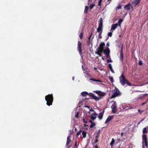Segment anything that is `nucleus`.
Here are the masks:
<instances>
[{
	"instance_id": "obj_51",
	"label": "nucleus",
	"mask_w": 148,
	"mask_h": 148,
	"mask_svg": "<svg viewBox=\"0 0 148 148\" xmlns=\"http://www.w3.org/2000/svg\"><path fill=\"white\" fill-rule=\"evenodd\" d=\"M146 103H147L146 102H145L142 103V105H144L145 104H146Z\"/></svg>"
},
{
	"instance_id": "obj_23",
	"label": "nucleus",
	"mask_w": 148,
	"mask_h": 148,
	"mask_svg": "<svg viewBox=\"0 0 148 148\" xmlns=\"http://www.w3.org/2000/svg\"><path fill=\"white\" fill-rule=\"evenodd\" d=\"M115 142V140L113 138L112 139V140L111 143H110V145L111 146V147H112L113 146V145Z\"/></svg>"
},
{
	"instance_id": "obj_2",
	"label": "nucleus",
	"mask_w": 148,
	"mask_h": 148,
	"mask_svg": "<svg viewBox=\"0 0 148 148\" xmlns=\"http://www.w3.org/2000/svg\"><path fill=\"white\" fill-rule=\"evenodd\" d=\"M119 80L120 82L122 85L124 86L125 84L129 86L131 85V84L125 79L124 73H122L119 77Z\"/></svg>"
},
{
	"instance_id": "obj_1",
	"label": "nucleus",
	"mask_w": 148,
	"mask_h": 148,
	"mask_svg": "<svg viewBox=\"0 0 148 148\" xmlns=\"http://www.w3.org/2000/svg\"><path fill=\"white\" fill-rule=\"evenodd\" d=\"M96 93L100 96V97H98L96 96L95 95L92 93H90L89 96L92 98V99H94L96 101L99 100L101 99V97L105 96L106 94V92H103L100 90H96L93 91Z\"/></svg>"
},
{
	"instance_id": "obj_30",
	"label": "nucleus",
	"mask_w": 148,
	"mask_h": 148,
	"mask_svg": "<svg viewBox=\"0 0 148 148\" xmlns=\"http://www.w3.org/2000/svg\"><path fill=\"white\" fill-rule=\"evenodd\" d=\"M109 80L112 83L114 82L113 78L112 77H110L109 78Z\"/></svg>"
},
{
	"instance_id": "obj_8",
	"label": "nucleus",
	"mask_w": 148,
	"mask_h": 148,
	"mask_svg": "<svg viewBox=\"0 0 148 148\" xmlns=\"http://www.w3.org/2000/svg\"><path fill=\"white\" fill-rule=\"evenodd\" d=\"M103 20L102 18H101L99 21V26L97 29H103Z\"/></svg>"
},
{
	"instance_id": "obj_24",
	"label": "nucleus",
	"mask_w": 148,
	"mask_h": 148,
	"mask_svg": "<svg viewBox=\"0 0 148 148\" xmlns=\"http://www.w3.org/2000/svg\"><path fill=\"white\" fill-rule=\"evenodd\" d=\"M90 80H92V81H95V82H102V81L100 80H99V79H95L94 78H90Z\"/></svg>"
},
{
	"instance_id": "obj_59",
	"label": "nucleus",
	"mask_w": 148,
	"mask_h": 148,
	"mask_svg": "<svg viewBox=\"0 0 148 148\" xmlns=\"http://www.w3.org/2000/svg\"><path fill=\"white\" fill-rule=\"evenodd\" d=\"M102 59L103 60H104L105 59L103 57H102Z\"/></svg>"
},
{
	"instance_id": "obj_43",
	"label": "nucleus",
	"mask_w": 148,
	"mask_h": 148,
	"mask_svg": "<svg viewBox=\"0 0 148 148\" xmlns=\"http://www.w3.org/2000/svg\"><path fill=\"white\" fill-rule=\"evenodd\" d=\"M94 112V113H93L92 114H91L92 115H93L94 116H95L97 115V114L96 113V112Z\"/></svg>"
},
{
	"instance_id": "obj_53",
	"label": "nucleus",
	"mask_w": 148,
	"mask_h": 148,
	"mask_svg": "<svg viewBox=\"0 0 148 148\" xmlns=\"http://www.w3.org/2000/svg\"><path fill=\"white\" fill-rule=\"evenodd\" d=\"M109 46V42H108L107 43V45H106V46L107 47H108Z\"/></svg>"
},
{
	"instance_id": "obj_37",
	"label": "nucleus",
	"mask_w": 148,
	"mask_h": 148,
	"mask_svg": "<svg viewBox=\"0 0 148 148\" xmlns=\"http://www.w3.org/2000/svg\"><path fill=\"white\" fill-rule=\"evenodd\" d=\"M82 132V130H80L77 133L76 135L78 136L80 134L81 132Z\"/></svg>"
},
{
	"instance_id": "obj_40",
	"label": "nucleus",
	"mask_w": 148,
	"mask_h": 148,
	"mask_svg": "<svg viewBox=\"0 0 148 148\" xmlns=\"http://www.w3.org/2000/svg\"><path fill=\"white\" fill-rule=\"evenodd\" d=\"M111 0H108L106 2L107 4H109L110 3Z\"/></svg>"
},
{
	"instance_id": "obj_6",
	"label": "nucleus",
	"mask_w": 148,
	"mask_h": 148,
	"mask_svg": "<svg viewBox=\"0 0 148 148\" xmlns=\"http://www.w3.org/2000/svg\"><path fill=\"white\" fill-rule=\"evenodd\" d=\"M141 0H133L132 2V8L133 10V7H135L140 3Z\"/></svg>"
},
{
	"instance_id": "obj_20",
	"label": "nucleus",
	"mask_w": 148,
	"mask_h": 148,
	"mask_svg": "<svg viewBox=\"0 0 148 148\" xmlns=\"http://www.w3.org/2000/svg\"><path fill=\"white\" fill-rule=\"evenodd\" d=\"M108 67L110 69V70L111 71L112 73H114L115 72L114 70L113 69L111 65V64H109L108 65Z\"/></svg>"
},
{
	"instance_id": "obj_12",
	"label": "nucleus",
	"mask_w": 148,
	"mask_h": 148,
	"mask_svg": "<svg viewBox=\"0 0 148 148\" xmlns=\"http://www.w3.org/2000/svg\"><path fill=\"white\" fill-rule=\"evenodd\" d=\"M105 46V44L104 42L101 43L99 47L97 49H102L104 50V47Z\"/></svg>"
},
{
	"instance_id": "obj_29",
	"label": "nucleus",
	"mask_w": 148,
	"mask_h": 148,
	"mask_svg": "<svg viewBox=\"0 0 148 148\" xmlns=\"http://www.w3.org/2000/svg\"><path fill=\"white\" fill-rule=\"evenodd\" d=\"M143 134L147 133V132L146 127H145L143 129Z\"/></svg>"
},
{
	"instance_id": "obj_16",
	"label": "nucleus",
	"mask_w": 148,
	"mask_h": 148,
	"mask_svg": "<svg viewBox=\"0 0 148 148\" xmlns=\"http://www.w3.org/2000/svg\"><path fill=\"white\" fill-rule=\"evenodd\" d=\"M118 26V23L113 24L112 25L111 29L114 30Z\"/></svg>"
},
{
	"instance_id": "obj_58",
	"label": "nucleus",
	"mask_w": 148,
	"mask_h": 148,
	"mask_svg": "<svg viewBox=\"0 0 148 148\" xmlns=\"http://www.w3.org/2000/svg\"><path fill=\"white\" fill-rule=\"evenodd\" d=\"M90 123H91V124L92 123H93V122H92V120H90Z\"/></svg>"
},
{
	"instance_id": "obj_28",
	"label": "nucleus",
	"mask_w": 148,
	"mask_h": 148,
	"mask_svg": "<svg viewBox=\"0 0 148 148\" xmlns=\"http://www.w3.org/2000/svg\"><path fill=\"white\" fill-rule=\"evenodd\" d=\"M125 107H126V109H132L134 108L135 107H133L132 106H126Z\"/></svg>"
},
{
	"instance_id": "obj_57",
	"label": "nucleus",
	"mask_w": 148,
	"mask_h": 148,
	"mask_svg": "<svg viewBox=\"0 0 148 148\" xmlns=\"http://www.w3.org/2000/svg\"><path fill=\"white\" fill-rule=\"evenodd\" d=\"M94 69L95 70H96L97 69V68L96 67H94Z\"/></svg>"
},
{
	"instance_id": "obj_39",
	"label": "nucleus",
	"mask_w": 148,
	"mask_h": 148,
	"mask_svg": "<svg viewBox=\"0 0 148 148\" xmlns=\"http://www.w3.org/2000/svg\"><path fill=\"white\" fill-rule=\"evenodd\" d=\"M102 0H99L98 2V5L99 6H101V3Z\"/></svg>"
},
{
	"instance_id": "obj_13",
	"label": "nucleus",
	"mask_w": 148,
	"mask_h": 148,
	"mask_svg": "<svg viewBox=\"0 0 148 148\" xmlns=\"http://www.w3.org/2000/svg\"><path fill=\"white\" fill-rule=\"evenodd\" d=\"M103 29H97V31L99 33L98 35L99 37V38L101 39L102 38L101 34L102 32Z\"/></svg>"
},
{
	"instance_id": "obj_33",
	"label": "nucleus",
	"mask_w": 148,
	"mask_h": 148,
	"mask_svg": "<svg viewBox=\"0 0 148 148\" xmlns=\"http://www.w3.org/2000/svg\"><path fill=\"white\" fill-rule=\"evenodd\" d=\"M79 112H77L75 115V117L77 118H79Z\"/></svg>"
},
{
	"instance_id": "obj_3",
	"label": "nucleus",
	"mask_w": 148,
	"mask_h": 148,
	"mask_svg": "<svg viewBox=\"0 0 148 148\" xmlns=\"http://www.w3.org/2000/svg\"><path fill=\"white\" fill-rule=\"evenodd\" d=\"M53 98L52 94H49L45 97V100L47 101V105L50 106L52 105Z\"/></svg>"
},
{
	"instance_id": "obj_21",
	"label": "nucleus",
	"mask_w": 148,
	"mask_h": 148,
	"mask_svg": "<svg viewBox=\"0 0 148 148\" xmlns=\"http://www.w3.org/2000/svg\"><path fill=\"white\" fill-rule=\"evenodd\" d=\"M92 33H91L90 35L89 36L88 38V40L87 41V43L88 44V45H89L90 44V39L92 35Z\"/></svg>"
},
{
	"instance_id": "obj_45",
	"label": "nucleus",
	"mask_w": 148,
	"mask_h": 148,
	"mask_svg": "<svg viewBox=\"0 0 148 148\" xmlns=\"http://www.w3.org/2000/svg\"><path fill=\"white\" fill-rule=\"evenodd\" d=\"M100 130H99V131L98 132V133L97 134V135H98L99 136L100 134Z\"/></svg>"
},
{
	"instance_id": "obj_34",
	"label": "nucleus",
	"mask_w": 148,
	"mask_h": 148,
	"mask_svg": "<svg viewBox=\"0 0 148 148\" xmlns=\"http://www.w3.org/2000/svg\"><path fill=\"white\" fill-rule=\"evenodd\" d=\"M95 6V4H92L90 5V10H91L94 7V6Z\"/></svg>"
},
{
	"instance_id": "obj_32",
	"label": "nucleus",
	"mask_w": 148,
	"mask_h": 148,
	"mask_svg": "<svg viewBox=\"0 0 148 148\" xmlns=\"http://www.w3.org/2000/svg\"><path fill=\"white\" fill-rule=\"evenodd\" d=\"M83 32L81 33L79 36V37L81 39H82L83 38Z\"/></svg>"
},
{
	"instance_id": "obj_17",
	"label": "nucleus",
	"mask_w": 148,
	"mask_h": 148,
	"mask_svg": "<svg viewBox=\"0 0 148 148\" xmlns=\"http://www.w3.org/2000/svg\"><path fill=\"white\" fill-rule=\"evenodd\" d=\"M104 110H103L102 112H100L99 114L98 118L100 119V120H101L103 118V115L104 114Z\"/></svg>"
},
{
	"instance_id": "obj_25",
	"label": "nucleus",
	"mask_w": 148,
	"mask_h": 148,
	"mask_svg": "<svg viewBox=\"0 0 148 148\" xmlns=\"http://www.w3.org/2000/svg\"><path fill=\"white\" fill-rule=\"evenodd\" d=\"M88 6H86L85 7V10L84 11V13L85 14H87L88 12Z\"/></svg>"
},
{
	"instance_id": "obj_49",
	"label": "nucleus",
	"mask_w": 148,
	"mask_h": 148,
	"mask_svg": "<svg viewBox=\"0 0 148 148\" xmlns=\"http://www.w3.org/2000/svg\"><path fill=\"white\" fill-rule=\"evenodd\" d=\"M109 54H106V57L107 58H108L109 56Z\"/></svg>"
},
{
	"instance_id": "obj_15",
	"label": "nucleus",
	"mask_w": 148,
	"mask_h": 148,
	"mask_svg": "<svg viewBox=\"0 0 148 148\" xmlns=\"http://www.w3.org/2000/svg\"><path fill=\"white\" fill-rule=\"evenodd\" d=\"M71 136H68L67 137V141L66 143V145H68L71 142V140L70 139V138H71Z\"/></svg>"
},
{
	"instance_id": "obj_11",
	"label": "nucleus",
	"mask_w": 148,
	"mask_h": 148,
	"mask_svg": "<svg viewBox=\"0 0 148 148\" xmlns=\"http://www.w3.org/2000/svg\"><path fill=\"white\" fill-rule=\"evenodd\" d=\"M113 117L114 116H109L106 121L105 123L107 124L111 120H112L113 119Z\"/></svg>"
},
{
	"instance_id": "obj_35",
	"label": "nucleus",
	"mask_w": 148,
	"mask_h": 148,
	"mask_svg": "<svg viewBox=\"0 0 148 148\" xmlns=\"http://www.w3.org/2000/svg\"><path fill=\"white\" fill-rule=\"evenodd\" d=\"M121 6L120 4H119V5L118 6L116 7V9L117 10H119L120 9H121Z\"/></svg>"
},
{
	"instance_id": "obj_54",
	"label": "nucleus",
	"mask_w": 148,
	"mask_h": 148,
	"mask_svg": "<svg viewBox=\"0 0 148 148\" xmlns=\"http://www.w3.org/2000/svg\"><path fill=\"white\" fill-rule=\"evenodd\" d=\"M92 0H88V3H91L92 2Z\"/></svg>"
},
{
	"instance_id": "obj_42",
	"label": "nucleus",
	"mask_w": 148,
	"mask_h": 148,
	"mask_svg": "<svg viewBox=\"0 0 148 148\" xmlns=\"http://www.w3.org/2000/svg\"><path fill=\"white\" fill-rule=\"evenodd\" d=\"M110 60H109L108 59L107 60V62H112V61L110 60Z\"/></svg>"
},
{
	"instance_id": "obj_27",
	"label": "nucleus",
	"mask_w": 148,
	"mask_h": 148,
	"mask_svg": "<svg viewBox=\"0 0 148 148\" xmlns=\"http://www.w3.org/2000/svg\"><path fill=\"white\" fill-rule=\"evenodd\" d=\"M123 21V20L122 19H119V20L118 21V26H121V24L122 23V22Z\"/></svg>"
},
{
	"instance_id": "obj_64",
	"label": "nucleus",
	"mask_w": 148,
	"mask_h": 148,
	"mask_svg": "<svg viewBox=\"0 0 148 148\" xmlns=\"http://www.w3.org/2000/svg\"><path fill=\"white\" fill-rule=\"evenodd\" d=\"M75 130H76V128H75Z\"/></svg>"
},
{
	"instance_id": "obj_4",
	"label": "nucleus",
	"mask_w": 148,
	"mask_h": 148,
	"mask_svg": "<svg viewBox=\"0 0 148 148\" xmlns=\"http://www.w3.org/2000/svg\"><path fill=\"white\" fill-rule=\"evenodd\" d=\"M112 94L111 95V98H113L119 96L121 94L117 88L112 90Z\"/></svg>"
},
{
	"instance_id": "obj_5",
	"label": "nucleus",
	"mask_w": 148,
	"mask_h": 148,
	"mask_svg": "<svg viewBox=\"0 0 148 148\" xmlns=\"http://www.w3.org/2000/svg\"><path fill=\"white\" fill-rule=\"evenodd\" d=\"M147 139L146 135L144 134L142 136V148H145V146H148Z\"/></svg>"
},
{
	"instance_id": "obj_18",
	"label": "nucleus",
	"mask_w": 148,
	"mask_h": 148,
	"mask_svg": "<svg viewBox=\"0 0 148 148\" xmlns=\"http://www.w3.org/2000/svg\"><path fill=\"white\" fill-rule=\"evenodd\" d=\"M112 112L113 113H115L116 112L117 109L116 106H114L113 107H112Z\"/></svg>"
},
{
	"instance_id": "obj_38",
	"label": "nucleus",
	"mask_w": 148,
	"mask_h": 148,
	"mask_svg": "<svg viewBox=\"0 0 148 148\" xmlns=\"http://www.w3.org/2000/svg\"><path fill=\"white\" fill-rule=\"evenodd\" d=\"M91 119H92L93 120H95L96 118V116H92L93 115H91Z\"/></svg>"
},
{
	"instance_id": "obj_10",
	"label": "nucleus",
	"mask_w": 148,
	"mask_h": 148,
	"mask_svg": "<svg viewBox=\"0 0 148 148\" xmlns=\"http://www.w3.org/2000/svg\"><path fill=\"white\" fill-rule=\"evenodd\" d=\"M123 45H122V47L121 48L120 56V59L121 61H123Z\"/></svg>"
},
{
	"instance_id": "obj_46",
	"label": "nucleus",
	"mask_w": 148,
	"mask_h": 148,
	"mask_svg": "<svg viewBox=\"0 0 148 148\" xmlns=\"http://www.w3.org/2000/svg\"><path fill=\"white\" fill-rule=\"evenodd\" d=\"M138 112H139V113L140 114H141L142 113L143 111H140V109H139L138 110Z\"/></svg>"
},
{
	"instance_id": "obj_14",
	"label": "nucleus",
	"mask_w": 148,
	"mask_h": 148,
	"mask_svg": "<svg viewBox=\"0 0 148 148\" xmlns=\"http://www.w3.org/2000/svg\"><path fill=\"white\" fill-rule=\"evenodd\" d=\"M110 50L108 47H107L106 49H104L103 52L105 54H110Z\"/></svg>"
},
{
	"instance_id": "obj_52",
	"label": "nucleus",
	"mask_w": 148,
	"mask_h": 148,
	"mask_svg": "<svg viewBox=\"0 0 148 148\" xmlns=\"http://www.w3.org/2000/svg\"><path fill=\"white\" fill-rule=\"evenodd\" d=\"M90 111H93V112H95V110L93 109H90Z\"/></svg>"
},
{
	"instance_id": "obj_47",
	"label": "nucleus",
	"mask_w": 148,
	"mask_h": 148,
	"mask_svg": "<svg viewBox=\"0 0 148 148\" xmlns=\"http://www.w3.org/2000/svg\"><path fill=\"white\" fill-rule=\"evenodd\" d=\"M99 136L98 135H97L96 136V137H95V139H98V138L99 137Z\"/></svg>"
},
{
	"instance_id": "obj_48",
	"label": "nucleus",
	"mask_w": 148,
	"mask_h": 148,
	"mask_svg": "<svg viewBox=\"0 0 148 148\" xmlns=\"http://www.w3.org/2000/svg\"><path fill=\"white\" fill-rule=\"evenodd\" d=\"M98 142V140L97 139H95V141L94 144H95L96 143H97V142Z\"/></svg>"
},
{
	"instance_id": "obj_26",
	"label": "nucleus",
	"mask_w": 148,
	"mask_h": 148,
	"mask_svg": "<svg viewBox=\"0 0 148 148\" xmlns=\"http://www.w3.org/2000/svg\"><path fill=\"white\" fill-rule=\"evenodd\" d=\"M86 132L84 131H82V135L83 136L84 138H85L86 136Z\"/></svg>"
},
{
	"instance_id": "obj_9",
	"label": "nucleus",
	"mask_w": 148,
	"mask_h": 148,
	"mask_svg": "<svg viewBox=\"0 0 148 148\" xmlns=\"http://www.w3.org/2000/svg\"><path fill=\"white\" fill-rule=\"evenodd\" d=\"M103 49H97V51L95 52V53L98 54L100 56H102V53L103 52Z\"/></svg>"
},
{
	"instance_id": "obj_36",
	"label": "nucleus",
	"mask_w": 148,
	"mask_h": 148,
	"mask_svg": "<svg viewBox=\"0 0 148 148\" xmlns=\"http://www.w3.org/2000/svg\"><path fill=\"white\" fill-rule=\"evenodd\" d=\"M82 120V121L84 123H86V124L87 123V122L85 118H83Z\"/></svg>"
},
{
	"instance_id": "obj_31",
	"label": "nucleus",
	"mask_w": 148,
	"mask_h": 148,
	"mask_svg": "<svg viewBox=\"0 0 148 148\" xmlns=\"http://www.w3.org/2000/svg\"><path fill=\"white\" fill-rule=\"evenodd\" d=\"M95 125L96 124L95 123L93 122V123H92L91 124V125L90 126V127L91 128H92L95 126Z\"/></svg>"
},
{
	"instance_id": "obj_61",
	"label": "nucleus",
	"mask_w": 148,
	"mask_h": 148,
	"mask_svg": "<svg viewBox=\"0 0 148 148\" xmlns=\"http://www.w3.org/2000/svg\"><path fill=\"white\" fill-rule=\"evenodd\" d=\"M86 106V107H88V108H89L90 107H89V106Z\"/></svg>"
},
{
	"instance_id": "obj_62",
	"label": "nucleus",
	"mask_w": 148,
	"mask_h": 148,
	"mask_svg": "<svg viewBox=\"0 0 148 148\" xmlns=\"http://www.w3.org/2000/svg\"><path fill=\"white\" fill-rule=\"evenodd\" d=\"M147 37V36H145V37Z\"/></svg>"
},
{
	"instance_id": "obj_19",
	"label": "nucleus",
	"mask_w": 148,
	"mask_h": 148,
	"mask_svg": "<svg viewBox=\"0 0 148 148\" xmlns=\"http://www.w3.org/2000/svg\"><path fill=\"white\" fill-rule=\"evenodd\" d=\"M131 5L130 4H127L125 5L124 8L127 10H129L130 8Z\"/></svg>"
},
{
	"instance_id": "obj_44",
	"label": "nucleus",
	"mask_w": 148,
	"mask_h": 148,
	"mask_svg": "<svg viewBox=\"0 0 148 148\" xmlns=\"http://www.w3.org/2000/svg\"><path fill=\"white\" fill-rule=\"evenodd\" d=\"M139 64L140 65H141L142 64H143V63L142 62V61L141 60H140L139 62Z\"/></svg>"
},
{
	"instance_id": "obj_63",
	"label": "nucleus",
	"mask_w": 148,
	"mask_h": 148,
	"mask_svg": "<svg viewBox=\"0 0 148 148\" xmlns=\"http://www.w3.org/2000/svg\"><path fill=\"white\" fill-rule=\"evenodd\" d=\"M147 37V36H145V37Z\"/></svg>"
},
{
	"instance_id": "obj_7",
	"label": "nucleus",
	"mask_w": 148,
	"mask_h": 148,
	"mask_svg": "<svg viewBox=\"0 0 148 148\" xmlns=\"http://www.w3.org/2000/svg\"><path fill=\"white\" fill-rule=\"evenodd\" d=\"M77 46V49L78 51L79 54L81 55L82 53V44L79 41H78Z\"/></svg>"
},
{
	"instance_id": "obj_55",
	"label": "nucleus",
	"mask_w": 148,
	"mask_h": 148,
	"mask_svg": "<svg viewBox=\"0 0 148 148\" xmlns=\"http://www.w3.org/2000/svg\"><path fill=\"white\" fill-rule=\"evenodd\" d=\"M84 126L85 127L88 126V125L86 124H84Z\"/></svg>"
},
{
	"instance_id": "obj_60",
	"label": "nucleus",
	"mask_w": 148,
	"mask_h": 148,
	"mask_svg": "<svg viewBox=\"0 0 148 148\" xmlns=\"http://www.w3.org/2000/svg\"><path fill=\"white\" fill-rule=\"evenodd\" d=\"M123 133H122L121 134V136H123Z\"/></svg>"
},
{
	"instance_id": "obj_50",
	"label": "nucleus",
	"mask_w": 148,
	"mask_h": 148,
	"mask_svg": "<svg viewBox=\"0 0 148 148\" xmlns=\"http://www.w3.org/2000/svg\"><path fill=\"white\" fill-rule=\"evenodd\" d=\"M77 142L76 141L74 145V146L75 147H77Z\"/></svg>"
},
{
	"instance_id": "obj_41",
	"label": "nucleus",
	"mask_w": 148,
	"mask_h": 148,
	"mask_svg": "<svg viewBox=\"0 0 148 148\" xmlns=\"http://www.w3.org/2000/svg\"><path fill=\"white\" fill-rule=\"evenodd\" d=\"M112 33L111 32H109L108 34V35L110 37L112 36Z\"/></svg>"
},
{
	"instance_id": "obj_56",
	"label": "nucleus",
	"mask_w": 148,
	"mask_h": 148,
	"mask_svg": "<svg viewBox=\"0 0 148 148\" xmlns=\"http://www.w3.org/2000/svg\"><path fill=\"white\" fill-rule=\"evenodd\" d=\"M95 148H98V147H97V145H96L95 146Z\"/></svg>"
},
{
	"instance_id": "obj_22",
	"label": "nucleus",
	"mask_w": 148,
	"mask_h": 148,
	"mask_svg": "<svg viewBox=\"0 0 148 148\" xmlns=\"http://www.w3.org/2000/svg\"><path fill=\"white\" fill-rule=\"evenodd\" d=\"M89 94H88L87 92L85 91L81 93L82 95L83 96H85L88 95H89Z\"/></svg>"
}]
</instances>
